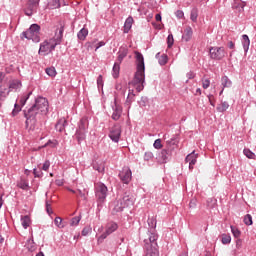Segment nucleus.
<instances>
[{
  "label": "nucleus",
  "instance_id": "19",
  "mask_svg": "<svg viewBox=\"0 0 256 256\" xmlns=\"http://www.w3.org/2000/svg\"><path fill=\"white\" fill-rule=\"evenodd\" d=\"M112 211L113 213H121L125 207L123 206V202H120V200H116L112 205Z\"/></svg>",
  "mask_w": 256,
  "mask_h": 256
},
{
  "label": "nucleus",
  "instance_id": "3",
  "mask_svg": "<svg viewBox=\"0 0 256 256\" xmlns=\"http://www.w3.org/2000/svg\"><path fill=\"white\" fill-rule=\"evenodd\" d=\"M65 28L61 26L58 29V33L56 32L55 37L49 40H45L40 44L39 55H49L52 51H55L57 45H61V41L63 40V32Z\"/></svg>",
  "mask_w": 256,
  "mask_h": 256
},
{
  "label": "nucleus",
  "instance_id": "13",
  "mask_svg": "<svg viewBox=\"0 0 256 256\" xmlns=\"http://www.w3.org/2000/svg\"><path fill=\"white\" fill-rule=\"evenodd\" d=\"M131 170L129 168H124L123 171L119 173V177L122 181V183H125L126 185L131 181Z\"/></svg>",
  "mask_w": 256,
  "mask_h": 256
},
{
  "label": "nucleus",
  "instance_id": "51",
  "mask_svg": "<svg viewBox=\"0 0 256 256\" xmlns=\"http://www.w3.org/2000/svg\"><path fill=\"white\" fill-rule=\"evenodd\" d=\"M33 174H34V177H43V171L41 169L34 168Z\"/></svg>",
  "mask_w": 256,
  "mask_h": 256
},
{
  "label": "nucleus",
  "instance_id": "54",
  "mask_svg": "<svg viewBox=\"0 0 256 256\" xmlns=\"http://www.w3.org/2000/svg\"><path fill=\"white\" fill-rule=\"evenodd\" d=\"M89 233H91V227H84L82 230L83 237H87V235H89Z\"/></svg>",
  "mask_w": 256,
  "mask_h": 256
},
{
  "label": "nucleus",
  "instance_id": "47",
  "mask_svg": "<svg viewBox=\"0 0 256 256\" xmlns=\"http://www.w3.org/2000/svg\"><path fill=\"white\" fill-rule=\"evenodd\" d=\"M54 223H55L56 227L63 229L64 226L61 224V223H63V219H61V217H56L54 220Z\"/></svg>",
  "mask_w": 256,
  "mask_h": 256
},
{
  "label": "nucleus",
  "instance_id": "46",
  "mask_svg": "<svg viewBox=\"0 0 256 256\" xmlns=\"http://www.w3.org/2000/svg\"><path fill=\"white\" fill-rule=\"evenodd\" d=\"M46 73L49 75V77H55L57 75L55 68H47Z\"/></svg>",
  "mask_w": 256,
  "mask_h": 256
},
{
  "label": "nucleus",
  "instance_id": "40",
  "mask_svg": "<svg viewBox=\"0 0 256 256\" xmlns=\"http://www.w3.org/2000/svg\"><path fill=\"white\" fill-rule=\"evenodd\" d=\"M134 98H135V94L133 93V91L129 90V94L126 99V105H131V103H133Z\"/></svg>",
  "mask_w": 256,
  "mask_h": 256
},
{
  "label": "nucleus",
  "instance_id": "29",
  "mask_svg": "<svg viewBox=\"0 0 256 256\" xmlns=\"http://www.w3.org/2000/svg\"><path fill=\"white\" fill-rule=\"evenodd\" d=\"M161 53L156 54V59H158L159 65H167L168 57L166 54L161 55Z\"/></svg>",
  "mask_w": 256,
  "mask_h": 256
},
{
  "label": "nucleus",
  "instance_id": "38",
  "mask_svg": "<svg viewBox=\"0 0 256 256\" xmlns=\"http://www.w3.org/2000/svg\"><path fill=\"white\" fill-rule=\"evenodd\" d=\"M231 232L233 237H235V239H239V237H241V231H239L237 227L231 226Z\"/></svg>",
  "mask_w": 256,
  "mask_h": 256
},
{
  "label": "nucleus",
  "instance_id": "5",
  "mask_svg": "<svg viewBox=\"0 0 256 256\" xmlns=\"http://www.w3.org/2000/svg\"><path fill=\"white\" fill-rule=\"evenodd\" d=\"M210 59L214 61H221L225 59L227 56V52L225 51V47H210L209 49Z\"/></svg>",
  "mask_w": 256,
  "mask_h": 256
},
{
  "label": "nucleus",
  "instance_id": "15",
  "mask_svg": "<svg viewBox=\"0 0 256 256\" xmlns=\"http://www.w3.org/2000/svg\"><path fill=\"white\" fill-rule=\"evenodd\" d=\"M197 157L198 154H196L195 151L191 152L186 156L185 161L186 163H189V169H193V166L195 165V163H197Z\"/></svg>",
  "mask_w": 256,
  "mask_h": 256
},
{
  "label": "nucleus",
  "instance_id": "63",
  "mask_svg": "<svg viewBox=\"0 0 256 256\" xmlns=\"http://www.w3.org/2000/svg\"><path fill=\"white\" fill-rule=\"evenodd\" d=\"M189 207L191 209H194V207H197V200H191L190 204H189Z\"/></svg>",
  "mask_w": 256,
  "mask_h": 256
},
{
  "label": "nucleus",
  "instance_id": "8",
  "mask_svg": "<svg viewBox=\"0 0 256 256\" xmlns=\"http://www.w3.org/2000/svg\"><path fill=\"white\" fill-rule=\"evenodd\" d=\"M117 229H119V225H117V223L115 222H109L106 225V231L101 234L98 238V241H104V239H107V237H109V235H111V233H115V231H117Z\"/></svg>",
  "mask_w": 256,
  "mask_h": 256
},
{
  "label": "nucleus",
  "instance_id": "2",
  "mask_svg": "<svg viewBox=\"0 0 256 256\" xmlns=\"http://www.w3.org/2000/svg\"><path fill=\"white\" fill-rule=\"evenodd\" d=\"M136 59V73L132 80V85L136 87V91L141 93L145 88V58L140 52H135Z\"/></svg>",
  "mask_w": 256,
  "mask_h": 256
},
{
  "label": "nucleus",
  "instance_id": "30",
  "mask_svg": "<svg viewBox=\"0 0 256 256\" xmlns=\"http://www.w3.org/2000/svg\"><path fill=\"white\" fill-rule=\"evenodd\" d=\"M21 81L14 80L10 83L9 89L10 91H18V89H21Z\"/></svg>",
  "mask_w": 256,
  "mask_h": 256
},
{
  "label": "nucleus",
  "instance_id": "26",
  "mask_svg": "<svg viewBox=\"0 0 256 256\" xmlns=\"http://www.w3.org/2000/svg\"><path fill=\"white\" fill-rule=\"evenodd\" d=\"M25 247L26 249H28V251L32 253L37 249V245L35 244V241L33 240V238H30L27 240Z\"/></svg>",
  "mask_w": 256,
  "mask_h": 256
},
{
  "label": "nucleus",
  "instance_id": "32",
  "mask_svg": "<svg viewBox=\"0 0 256 256\" xmlns=\"http://www.w3.org/2000/svg\"><path fill=\"white\" fill-rule=\"evenodd\" d=\"M148 225H149L150 231H155V228L157 227V218H155V216L149 217Z\"/></svg>",
  "mask_w": 256,
  "mask_h": 256
},
{
  "label": "nucleus",
  "instance_id": "57",
  "mask_svg": "<svg viewBox=\"0 0 256 256\" xmlns=\"http://www.w3.org/2000/svg\"><path fill=\"white\" fill-rule=\"evenodd\" d=\"M7 95H9V92L6 90H0V100L7 98Z\"/></svg>",
  "mask_w": 256,
  "mask_h": 256
},
{
  "label": "nucleus",
  "instance_id": "24",
  "mask_svg": "<svg viewBox=\"0 0 256 256\" xmlns=\"http://www.w3.org/2000/svg\"><path fill=\"white\" fill-rule=\"evenodd\" d=\"M133 17L129 16L124 23V33H129L133 27Z\"/></svg>",
  "mask_w": 256,
  "mask_h": 256
},
{
  "label": "nucleus",
  "instance_id": "61",
  "mask_svg": "<svg viewBox=\"0 0 256 256\" xmlns=\"http://www.w3.org/2000/svg\"><path fill=\"white\" fill-rule=\"evenodd\" d=\"M100 47H105V42L104 41H100V42L97 43L95 51L100 49Z\"/></svg>",
  "mask_w": 256,
  "mask_h": 256
},
{
  "label": "nucleus",
  "instance_id": "64",
  "mask_svg": "<svg viewBox=\"0 0 256 256\" xmlns=\"http://www.w3.org/2000/svg\"><path fill=\"white\" fill-rule=\"evenodd\" d=\"M243 244V241L241 240V239H237L236 240V247H237V249H241V245Z\"/></svg>",
  "mask_w": 256,
  "mask_h": 256
},
{
  "label": "nucleus",
  "instance_id": "12",
  "mask_svg": "<svg viewBox=\"0 0 256 256\" xmlns=\"http://www.w3.org/2000/svg\"><path fill=\"white\" fill-rule=\"evenodd\" d=\"M149 233V242L146 241L145 247H154L157 249V233H155V230H150Z\"/></svg>",
  "mask_w": 256,
  "mask_h": 256
},
{
  "label": "nucleus",
  "instance_id": "18",
  "mask_svg": "<svg viewBox=\"0 0 256 256\" xmlns=\"http://www.w3.org/2000/svg\"><path fill=\"white\" fill-rule=\"evenodd\" d=\"M129 49L127 47H121L118 51V63H123V59L127 57Z\"/></svg>",
  "mask_w": 256,
  "mask_h": 256
},
{
  "label": "nucleus",
  "instance_id": "58",
  "mask_svg": "<svg viewBox=\"0 0 256 256\" xmlns=\"http://www.w3.org/2000/svg\"><path fill=\"white\" fill-rule=\"evenodd\" d=\"M46 212L48 215H51L53 213V209L51 208V204H49V201H46Z\"/></svg>",
  "mask_w": 256,
  "mask_h": 256
},
{
  "label": "nucleus",
  "instance_id": "41",
  "mask_svg": "<svg viewBox=\"0 0 256 256\" xmlns=\"http://www.w3.org/2000/svg\"><path fill=\"white\" fill-rule=\"evenodd\" d=\"M80 221H81V216H76V217L72 218L71 222H70L71 227H75V226L79 225Z\"/></svg>",
  "mask_w": 256,
  "mask_h": 256
},
{
  "label": "nucleus",
  "instance_id": "43",
  "mask_svg": "<svg viewBox=\"0 0 256 256\" xmlns=\"http://www.w3.org/2000/svg\"><path fill=\"white\" fill-rule=\"evenodd\" d=\"M244 223L245 225H253V217L250 214H247L244 217Z\"/></svg>",
  "mask_w": 256,
  "mask_h": 256
},
{
  "label": "nucleus",
  "instance_id": "22",
  "mask_svg": "<svg viewBox=\"0 0 256 256\" xmlns=\"http://www.w3.org/2000/svg\"><path fill=\"white\" fill-rule=\"evenodd\" d=\"M242 45L244 52L247 53L249 51V46L251 45V40H249V36L247 34L242 35Z\"/></svg>",
  "mask_w": 256,
  "mask_h": 256
},
{
  "label": "nucleus",
  "instance_id": "33",
  "mask_svg": "<svg viewBox=\"0 0 256 256\" xmlns=\"http://www.w3.org/2000/svg\"><path fill=\"white\" fill-rule=\"evenodd\" d=\"M49 9H59L61 7L60 0H49L48 2Z\"/></svg>",
  "mask_w": 256,
  "mask_h": 256
},
{
  "label": "nucleus",
  "instance_id": "60",
  "mask_svg": "<svg viewBox=\"0 0 256 256\" xmlns=\"http://www.w3.org/2000/svg\"><path fill=\"white\" fill-rule=\"evenodd\" d=\"M175 15H176V17H178V19H183L185 14L183 13V11L178 10V11H176Z\"/></svg>",
  "mask_w": 256,
  "mask_h": 256
},
{
  "label": "nucleus",
  "instance_id": "21",
  "mask_svg": "<svg viewBox=\"0 0 256 256\" xmlns=\"http://www.w3.org/2000/svg\"><path fill=\"white\" fill-rule=\"evenodd\" d=\"M191 37H193V29L188 26L185 28L182 38L187 43L191 41Z\"/></svg>",
  "mask_w": 256,
  "mask_h": 256
},
{
  "label": "nucleus",
  "instance_id": "39",
  "mask_svg": "<svg viewBox=\"0 0 256 256\" xmlns=\"http://www.w3.org/2000/svg\"><path fill=\"white\" fill-rule=\"evenodd\" d=\"M218 111H220V113H223V111H226L229 109V103L227 102H222L220 106L217 107Z\"/></svg>",
  "mask_w": 256,
  "mask_h": 256
},
{
  "label": "nucleus",
  "instance_id": "28",
  "mask_svg": "<svg viewBox=\"0 0 256 256\" xmlns=\"http://www.w3.org/2000/svg\"><path fill=\"white\" fill-rule=\"evenodd\" d=\"M88 35H89V30L87 28H82L78 32L77 37H78V39H80V41H85V39L87 38Z\"/></svg>",
  "mask_w": 256,
  "mask_h": 256
},
{
  "label": "nucleus",
  "instance_id": "7",
  "mask_svg": "<svg viewBox=\"0 0 256 256\" xmlns=\"http://www.w3.org/2000/svg\"><path fill=\"white\" fill-rule=\"evenodd\" d=\"M41 0H28L26 4V8L24 9L25 15L31 17L33 13H37V9L39 8V2Z\"/></svg>",
  "mask_w": 256,
  "mask_h": 256
},
{
  "label": "nucleus",
  "instance_id": "55",
  "mask_svg": "<svg viewBox=\"0 0 256 256\" xmlns=\"http://www.w3.org/2000/svg\"><path fill=\"white\" fill-rule=\"evenodd\" d=\"M97 86H98V89H101V87H103V76L102 75H99L97 78Z\"/></svg>",
  "mask_w": 256,
  "mask_h": 256
},
{
  "label": "nucleus",
  "instance_id": "48",
  "mask_svg": "<svg viewBox=\"0 0 256 256\" xmlns=\"http://www.w3.org/2000/svg\"><path fill=\"white\" fill-rule=\"evenodd\" d=\"M20 111H21V106H19V104L15 103L14 109L12 111L13 117H15Z\"/></svg>",
  "mask_w": 256,
  "mask_h": 256
},
{
  "label": "nucleus",
  "instance_id": "59",
  "mask_svg": "<svg viewBox=\"0 0 256 256\" xmlns=\"http://www.w3.org/2000/svg\"><path fill=\"white\" fill-rule=\"evenodd\" d=\"M140 107H147V98L142 97L141 100L139 101Z\"/></svg>",
  "mask_w": 256,
  "mask_h": 256
},
{
  "label": "nucleus",
  "instance_id": "27",
  "mask_svg": "<svg viewBox=\"0 0 256 256\" xmlns=\"http://www.w3.org/2000/svg\"><path fill=\"white\" fill-rule=\"evenodd\" d=\"M93 169L95 170V171H98V173H105V163H103V162H95L94 164H93Z\"/></svg>",
  "mask_w": 256,
  "mask_h": 256
},
{
  "label": "nucleus",
  "instance_id": "11",
  "mask_svg": "<svg viewBox=\"0 0 256 256\" xmlns=\"http://www.w3.org/2000/svg\"><path fill=\"white\" fill-rule=\"evenodd\" d=\"M113 113H112V119L114 121H119L121 119V115L123 114V107L117 104V102L114 103V106H112Z\"/></svg>",
  "mask_w": 256,
  "mask_h": 256
},
{
  "label": "nucleus",
  "instance_id": "44",
  "mask_svg": "<svg viewBox=\"0 0 256 256\" xmlns=\"http://www.w3.org/2000/svg\"><path fill=\"white\" fill-rule=\"evenodd\" d=\"M153 152L147 151L144 154V161H153Z\"/></svg>",
  "mask_w": 256,
  "mask_h": 256
},
{
  "label": "nucleus",
  "instance_id": "16",
  "mask_svg": "<svg viewBox=\"0 0 256 256\" xmlns=\"http://www.w3.org/2000/svg\"><path fill=\"white\" fill-rule=\"evenodd\" d=\"M66 125L67 120L65 118H60L55 125V129L56 131H59V133H63V131H65Z\"/></svg>",
  "mask_w": 256,
  "mask_h": 256
},
{
  "label": "nucleus",
  "instance_id": "6",
  "mask_svg": "<svg viewBox=\"0 0 256 256\" xmlns=\"http://www.w3.org/2000/svg\"><path fill=\"white\" fill-rule=\"evenodd\" d=\"M107 186L105 184L100 183L96 186V198L98 203H105V199H107Z\"/></svg>",
  "mask_w": 256,
  "mask_h": 256
},
{
  "label": "nucleus",
  "instance_id": "42",
  "mask_svg": "<svg viewBox=\"0 0 256 256\" xmlns=\"http://www.w3.org/2000/svg\"><path fill=\"white\" fill-rule=\"evenodd\" d=\"M29 97H31V92H29L28 94L22 96V98L20 99V105L22 107H25V103H27V100L29 99Z\"/></svg>",
  "mask_w": 256,
  "mask_h": 256
},
{
  "label": "nucleus",
  "instance_id": "50",
  "mask_svg": "<svg viewBox=\"0 0 256 256\" xmlns=\"http://www.w3.org/2000/svg\"><path fill=\"white\" fill-rule=\"evenodd\" d=\"M154 149H162L163 144H161V139H156L153 144Z\"/></svg>",
  "mask_w": 256,
  "mask_h": 256
},
{
  "label": "nucleus",
  "instance_id": "53",
  "mask_svg": "<svg viewBox=\"0 0 256 256\" xmlns=\"http://www.w3.org/2000/svg\"><path fill=\"white\" fill-rule=\"evenodd\" d=\"M95 43H97V40H94L93 42H87L85 44V47L87 48V51H91V49H93Z\"/></svg>",
  "mask_w": 256,
  "mask_h": 256
},
{
  "label": "nucleus",
  "instance_id": "52",
  "mask_svg": "<svg viewBox=\"0 0 256 256\" xmlns=\"http://www.w3.org/2000/svg\"><path fill=\"white\" fill-rule=\"evenodd\" d=\"M197 17H198L197 10H192L190 14L191 21L195 23V21H197Z\"/></svg>",
  "mask_w": 256,
  "mask_h": 256
},
{
  "label": "nucleus",
  "instance_id": "49",
  "mask_svg": "<svg viewBox=\"0 0 256 256\" xmlns=\"http://www.w3.org/2000/svg\"><path fill=\"white\" fill-rule=\"evenodd\" d=\"M174 42H175V40L173 39V34H169L167 37L168 47L169 48L173 47Z\"/></svg>",
  "mask_w": 256,
  "mask_h": 256
},
{
  "label": "nucleus",
  "instance_id": "23",
  "mask_svg": "<svg viewBox=\"0 0 256 256\" xmlns=\"http://www.w3.org/2000/svg\"><path fill=\"white\" fill-rule=\"evenodd\" d=\"M89 127V121L87 118H82L78 124V131H87Z\"/></svg>",
  "mask_w": 256,
  "mask_h": 256
},
{
  "label": "nucleus",
  "instance_id": "1",
  "mask_svg": "<svg viewBox=\"0 0 256 256\" xmlns=\"http://www.w3.org/2000/svg\"><path fill=\"white\" fill-rule=\"evenodd\" d=\"M47 113H49V102L43 97H38L35 104L24 112L26 129H35L37 119H41Z\"/></svg>",
  "mask_w": 256,
  "mask_h": 256
},
{
  "label": "nucleus",
  "instance_id": "25",
  "mask_svg": "<svg viewBox=\"0 0 256 256\" xmlns=\"http://www.w3.org/2000/svg\"><path fill=\"white\" fill-rule=\"evenodd\" d=\"M145 256H159V250L155 247H145Z\"/></svg>",
  "mask_w": 256,
  "mask_h": 256
},
{
  "label": "nucleus",
  "instance_id": "45",
  "mask_svg": "<svg viewBox=\"0 0 256 256\" xmlns=\"http://www.w3.org/2000/svg\"><path fill=\"white\" fill-rule=\"evenodd\" d=\"M210 85H211V81L208 78H203L202 79L203 89H209Z\"/></svg>",
  "mask_w": 256,
  "mask_h": 256
},
{
  "label": "nucleus",
  "instance_id": "36",
  "mask_svg": "<svg viewBox=\"0 0 256 256\" xmlns=\"http://www.w3.org/2000/svg\"><path fill=\"white\" fill-rule=\"evenodd\" d=\"M243 153L245 155V157H247V159H255V153H253L252 151L249 150V148H245L243 150Z\"/></svg>",
  "mask_w": 256,
  "mask_h": 256
},
{
  "label": "nucleus",
  "instance_id": "20",
  "mask_svg": "<svg viewBox=\"0 0 256 256\" xmlns=\"http://www.w3.org/2000/svg\"><path fill=\"white\" fill-rule=\"evenodd\" d=\"M20 221L23 229H29L31 227L32 221L29 215L21 216Z\"/></svg>",
  "mask_w": 256,
  "mask_h": 256
},
{
  "label": "nucleus",
  "instance_id": "37",
  "mask_svg": "<svg viewBox=\"0 0 256 256\" xmlns=\"http://www.w3.org/2000/svg\"><path fill=\"white\" fill-rule=\"evenodd\" d=\"M221 83L223 87H231L232 85V82L229 80V77L227 76L222 77Z\"/></svg>",
  "mask_w": 256,
  "mask_h": 256
},
{
  "label": "nucleus",
  "instance_id": "14",
  "mask_svg": "<svg viewBox=\"0 0 256 256\" xmlns=\"http://www.w3.org/2000/svg\"><path fill=\"white\" fill-rule=\"evenodd\" d=\"M119 200L120 202H122L124 209L126 207H132L133 203H135V199L133 198V196H130L129 194H124V196Z\"/></svg>",
  "mask_w": 256,
  "mask_h": 256
},
{
  "label": "nucleus",
  "instance_id": "9",
  "mask_svg": "<svg viewBox=\"0 0 256 256\" xmlns=\"http://www.w3.org/2000/svg\"><path fill=\"white\" fill-rule=\"evenodd\" d=\"M109 138L114 143H119V140L121 139V125L115 124L111 129L109 133Z\"/></svg>",
  "mask_w": 256,
  "mask_h": 256
},
{
  "label": "nucleus",
  "instance_id": "34",
  "mask_svg": "<svg viewBox=\"0 0 256 256\" xmlns=\"http://www.w3.org/2000/svg\"><path fill=\"white\" fill-rule=\"evenodd\" d=\"M120 65H121V63H119V62L114 63V66H113V69H112L114 79H117V77H119V71L121 70Z\"/></svg>",
  "mask_w": 256,
  "mask_h": 256
},
{
  "label": "nucleus",
  "instance_id": "17",
  "mask_svg": "<svg viewBox=\"0 0 256 256\" xmlns=\"http://www.w3.org/2000/svg\"><path fill=\"white\" fill-rule=\"evenodd\" d=\"M86 137H87V131L76 130L75 138L77 139V142L79 143V145H81V143H83V141H85Z\"/></svg>",
  "mask_w": 256,
  "mask_h": 256
},
{
  "label": "nucleus",
  "instance_id": "62",
  "mask_svg": "<svg viewBox=\"0 0 256 256\" xmlns=\"http://www.w3.org/2000/svg\"><path fill=\"white\" fill-rule=\"evenodd\" d=\"M186 77L188 79H195V73H193V71H190L186 74Z\"/></svg>",
  "mask_w": 256,
  "mask_h": 256
},
{
  "label": "nucleus",
  "instance_id": "56",
  "mask_svg": "<svg viewBox=\"0 0 256 256\" xmlns=\"http://www.w3.org/2000/svg\"><path fill=\"white\" fill-rule=\"evenodd\" d=\"M49 167H51V162L49 160H46L42 166L43 171H49Z\"/></svg>",
  "mask_w": 256,
  "mask_h": 256
},
{
  "label": "nucleus",
  "instance_id": "31",
  "mask_svg": "<svg viewBox=\"0 0 256 256\" xmlns=\"http://www.w3.org/2000/svg\"><path fill=\"white\" fill-rule=\"evenodd\" d=\"M17 186L20 189H23L24 191H27V189H29V181H27L24 178H21L20 181L17 183Z\"/></svg>",
  "mask_w": 256,
  "mask_h": 256
},
{
  "label": "nucleus",
  "instance_id": "4",
  "mask_svg": "<svg viewBox=\"0 0 256 256\" xmlns=\"http://www.w3.org/2000/svg\"><path fill=\"white\" fill-rule=\"evenodd\" d=\"M41 26L38 24H32L30 28L22 33V37H25V39L31 40L34 43H39L41 41L40 35Z\"/></svg>",
  "mask_w": 256,
  "mask_h": 256
},
{
  "label": "nucleus",
  "instance_id": "10",
  "mask_svg": "<svg viewBox=\"0 0 256 256\" xmlns=\"http://www.w3.org/2000/svg\"><path fill=\"white\" fill-rule=\"evenodd\" d=\"M173 157V150L172 149H163L158 154V162L159 163H167Z\"/></svg>",
  "mask_w": 256,
  "mask_h": 256
},
{
  "label": "nucleus",
  "instance_id": "35",
  "mask_svg": "<svg viewBox=\"0 0 256 256\" xmlns=\"http://www.w3.org/2000/svg\"><path fill=\"white\" fill-rule=\"evenodd\" d=\"M221 241L223 245H229L231 243V235L229 234H222Z\"/></svg>",
  "mask_w": 256,
  "mask_h": 256
}]
</instances>
